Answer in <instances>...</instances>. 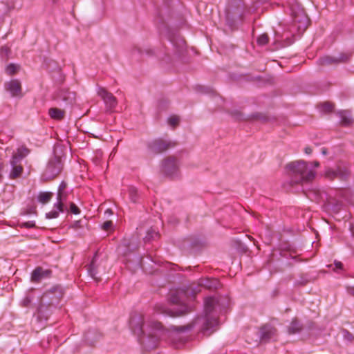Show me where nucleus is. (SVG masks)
<instances>
[{
    "label": "nucleus",
    "mask_w": 354,
    "mask_h": 354,
    "mask_svg": "<svg viewBox=\"0 0 354 354\" xmlns=\"http://www.w3.org/2000/svg\"><path fill=\"white\" fill-rule=\"evenodd\" d=\"M141 322V318L133 319L131 321L133 332L138 335H140L141 333L142 334L140 338V342L145 349H153L158 344L159 333L162 328V325L160 322H155L148 326L147 328L144 327L142 324L137 326V324H139Z\"/></svg>",
    "instance_id": "obj_1"
},
{
    "label": "nucleus",
    "mask_w": 354,
    "mask_h": 354,
    "mask_svg": "<svg viewBox=\"0 0 354 354\" xmlns=\"http://www.w3.org/2000/svg\"><path fill=\"white\" fill-rule=\"evenodd\" d=\"M286 168L295 184L310 181L315 177V172L310 168L308 163L302 160L290 162Z\"/></svg>",
    "instance_id": "obj_2"
},
{
    "label": "nucleus",
    "mask_w": 354,
    "mask_h": 354,
    "mask_svg": "<svg viewBox=\"0 0 354 354\" xmlns=\"http://www.w3.org/2000/svg\"><path fill=\"white\" fill-rule=\"evenodd\" d=\"M62 169V165L60 158L55 157L50 160L47 165L44 174V177L47 180L54 178L60 173Z\"/></svg>",
    "instance_id": "obj_3"
},
{
    "label": "nucleus",
    "mask_w": 354,
    "mask_h": 354,
    "mask_svg": "<svg viewBox=\"0 0 354 354\" xmlns=\"http://www.w3.org/2000/svg\"><path fill=\"white\" fill-rule=\"evenodd\" d=\"M163 172L169 176L176 175L178 171V163L176 158H169L166 159L162 164Z\"/></svg>",
    "instance_id": "obj_4"
},
{
    "label": "nucleus",
    "mask_w": 354,
    "mask_h": 354,
    "mask_svg": "<svg viewBox=\"0 0 354 354\" xmlns=\"http://www.w3.org/2000/svg\"><path fill=\"white\" fill-rule=\"evenodd\" d=\"M98 95L104 100L106 107L109 109H114L118 102L115 97L104 88H100L98 91Z\"/></svg>",
    "instance_id": "obj_5"
},
{
    "label": "nucleus",
    "mask_w": 354,
    "mask_h": 354,
    "mask_svg": "<svg viewBox=\"0 0 354 354\" xmlns=\"http://www.w3.org/2000/svg\"><path fill=\"white\" fill-rule=\"evenodd\" d=\"M5 88L12 97H21L23 95L21 82L18 80H12L6 82Z\"/></svg>",
    "instance_id": "obj_6"
},
{
    "label": "nucleus",
    "mask_w": 354,
    "mask_h": 354,
    "mask_svg": "<svg viewBox=\"0 0 354 354\" xmlns=\"http://www.w3.org/2000/svg\"><path fill=\"white\" fill-rule=\"evenodd\" d=\"M149 147L153 152L159 153L169 149L171 144L163 140H156L152 142Z\"/></svg>",
    "instance_id": "obj_7"
},
{
    "label": "nucleus",
    "mask_w": 354,
    "mask_h": 354,
    "mask_svg": "<svg viewBox=\"0 0 354 354\" xmlns=\"http://www.w3.org/2000/svg\"><path fill=\"white\" fill-rule=\"evenodd\" d=\"M348 57L346 55H341L337 57H333L330 56H326L321 57L319 60V64L322 66L332 64H337L340 62H344L347 61Z\"/></svg>",
    "instance_id": "obj_8"
},
{
    "label": "nucleus",
    "mask_w": 354,
    "mask_h": 354,
    "mask_svg": "<svg viewBox=\"0 0 354 354\" xmlns=\"http://www.w3.org/2000/svg\"><path fill=\"white\" fill-rule=\"evenodd\" d=\"M218 321L214 317H207L205 322L203 323V326L202 328L203 332L206 335H211L214 330V328L217 326Z\"/></svg>",
    "instance_id": "obj_9"
},
{
    "label": "nucleus",
    "mask_w": 354,
    "mask_h": 354,
    "mask_svg": "<svg viewBox=\"0 0 354 354\" xmlns=\"http://www.w3.org/2000/svg\"><path fill=\"white\" fill-rule=\"evenodd\" d=\"M344 175V171H343L339 167H337L335 169L327 168L324 171V176L329 180L340 178Z\"/></svg>",
    "instance_id": "obj_10"
},
{
    "label": "nucleus",
    "mask_w": 354,
    "mask_h": 354,
    "mask_svg": "<svg viewBox=\"0 0 354 354\" xmlns=\"http://www.w3.org/2000/svg\"><path fill=\"white\" fill-rule=\"evenodd\" d=\"M10 165L12 167V170L10 174V178H15L19 177L23 171V167L20 165V162L16 161V162H14V160L11 159Z\"/></svg>",
    "instance_id": "obj_11"
},
{
    "label": "nucleus",
    "mask_w": 354,
    "mask_h": 354,
    "mask_svg": "<svg viewBox=\"0 0 354 354\" xmlns=\"http://www.w3.org/2000/svg\"><path fill=\"white\" fill-rule=\"evenodd\" d=\"M59 97L70 104H72L75 100V93L68 89H63L60 91Z\"/></svg>",
    "instance_id": "obj_12"
},
{
    "label": "nucleus",
    "mask_w": 354,
    "mask_h": 354,
    "mask_svg": "<svg viewBox=\"0 0 354 354\" xmlns=\"http://www.w3.org/2000/svg\"><path fill=\"white\" fill-rule=\"evenodd\" d=\"M49 271L43 270L41 268H37L32 272L31 280L34 282H38L44 277H47Z\"/></svg>",
    "instance_id": "obj_13"
},
{
    "label": "nucleus",
    "mask_w": 354,
    "mask_h": 354,
    "mask_svg": "<svg viewBox=\"0 0 354 354\" xmlns=\"http://www.w3.org/2000/svg\"><path fill=\"white\" fill-rule=\"evenodd\" d=\"M29 153L27 148L21 147L17 149V151L12 155V159L14 160V162L16 161L21 162V160L25 158Z\"/></svg>",
    "instance_id": "obj_14"
},
{
    "label": "nucleus",
    "mask_w": 354,
    "mask_h": 354,
    "mask_svg": "<svg viewBox=\"0 0 354 354\" xmlns=\"http://www.w3.org/2000/svg\"><path fill=\"white\" fill-rule=\"evenodd\" d=\"M217 304V301L213 297H207L205 299V312L206 315L210 313L215 308Z\"/></svg>",
    "instance_id": "obj_15"
},
{
    "label": "nucleus",
    "mask_w": 354,
    "mask_h": 354,
    "mask_svg": "<svg viewBox=\"0 0 354 354\" xmlns=\"http://www.w3.org/2000/svg\"><path fill=\"white\" fill-rule=\"evenodd\" d=\"M276 333L275 328L270 326H265L261 328V338L263 339H268L272 337Z\"/></svg>",
    "instance_id": "obj_16"
},
{
    "label": "nucleus",
    "mask_w": 354,
    "mask_h": 354,
    "mask_svg": "<svg viewBox=\"0 0 354 354\" xmlns=\"http://www.w3.org/2000/svg\"><path fill=\"white\" fill-rule=\"evenodd\" d=\"M50 116L55 120H62L64 118L65 111L58 108H50L48 111Z\"/></svg>",
    "instance_id": "obj_17"
},
{
    "label": "nucleus",
    "mask_w": 354,
    "mask_h": 354,
    "mask_svg": "<svg viewBox=\"0 0 354 354\" xmlns=\"http://www.w3.org/2000/svg\"><path fill=\"white\" fill-rule=\"evenodd\" d=\"M67 197V193L66 191H58L57 192V208L59 209L60 212H63L64 209V201H66Z\"/></svg>",
    "instance_id": "obj_18"
},
{
    "label": "nucleus",
    "mask_w": 354,
    "mask_h": 354,
    "mask_svg": "<svg viewBox=\"0 0 354 354\" xmlns=\"http://www.w3.org/2000/svg\"><path fill=\"white\" fill-rule=\"evenodd\" d=\"M52 197V192H41L38 196V201L42 204H46L50 201Z\"/></svg>",
    "instance_id": "obj_19"
},
{
    "label": "nucleus",
    "mask_w": 354,
    "mask_h": 354,
    "mask_svg": "<svg viewBox=\"0 0 354 354\" xmlns=\"http://www.w3.org/2000/svg\"><path fill=\"white\" fill-rule=\"evenodd\" d=\"M200 284L208 289L216 288V284H217V281L215 279L212 280V281H210L209 279H205V280H202L201 281Z\"/></svg>",
    "instance_id": "obj_20"
},
{
    "label": "nucleus",
    "mask_w": 354,
    "mask_h": 354,
    "mask_svg": "<svg viewBox=\"0 0 354 354\" xmlns=\"http://www.w3.org/2000/svg\"><path fill=\"white\" fill-rule=\"evenodd\" d=\"M341 123L344 125H349L353 122L352 118L347 114V113H341Z\"/></svg>",
    "instance_id": "obj_21"
},
{
    "label": "nucleus",
    "mask_w": 354,
    "mask_h": 354,
    "mask_svg": "<svg viewBox=\"0 0 354 354\" xmlns=\"http://www.w3.org/2000/svg\"><path fill=\"white\" fill-rule=\"evenodd\" d=\"M19 69V66L18 65L10 64L6 67V71L8 75H12L17 73Z\"/></svg>",
    "instance_id": "obj_22"
},
{
    "label": "nucleus",
    "mask_w": 354,
    "mask_h": 354,
    "mask_svg": "<svg viewBox=\"0 0 354 354\" xmlns=\"http://www.w3.org/2000/svg\"><path fill=\"white\" fill-rule=\"evenodd\" d=\"M269 39L267 34L264 33L261 35L257 39L258 44L264 46L268 43Z\"/></svg>",
    "instance_id": "obj_23"
},
{
    "label": "nucleus",
    "mask_w": 354,
    "mask_h": 354,
    "mask_svg": "<svg viewBox=\"0 0 354 354\" xmlns=\"http://www.w3.org/2000/svg\"><path fill=\"white\" fill-rule=\"evenodd\" d=\"M167 121H168V124L170 126L175 127L176 126H177L178 124L180 118L177 115H172L168 118Z\"/></svg>",
    "instance_id": "obj_24"
},
{
    "label": "nucleus",
    "mask_w": 354,
    "mask_h": 354,
    "mask_svg": "<svg viewBox=\"0 0 354 354\" xmlns=\"http://www.w3.org/2000/svg\"><path fill=\"white\" fill-rule=\"evenodd\" d=\"M188 312V308L185 306H182L180 309L175 310L171 316H179L185 314Z\"/></svg>",
    "instance_id": "obj_25"
},
{
    "label": "nucleus",
    "mask_w": 354,
    "mask_h": 354,
    "mask_svg": "<svg viewBox=\"0 0 354 354\" xmlns=\"http://www.w3.org/2000/svg\"><path fill=\"white\" fill-rule=\"evenodd\" d=\"M57 209L52 210L46 214V218H55L58 217L59 214L61 212L59 209L57 208V205H55Z\"/></svg>",
    "instance_id": "obj_26"
},
{
    "label": "nucleus",
    "mask_w": 354,
    "mask_h": 354,
    "mask_svg": "<svg viewBox=\"0 0 354 354\" xmlns=\"http://www.w3.org/2000/svg\"><path fill=\"white\" fill-rule=\"evenodd\" d=\"M290 333H296L300 330V326L297 322H292L289 328Z\"/></svg>",
    "instance_id": "obj_27"
},
{
    "label": "nucleus",
    "mask_w": 354,
    "mask_h": 354,
    "mask_svg": "<svg viewBox=\"0 0 354 354\" xmlns=\"http://www.w3.org/2000/svg\"><path fill=\"white\" fill-rule=\"evenodd\" d=\"M82 227V225L81 223V221H76L70 226V228H72L75 230H77Z\"/></svg>",
    "instance_id": "obj_28"
},
{
    "label": "nucleus",
    "mask_w": 354,
    "mask_h": 354,
    "mask_svg": "<svg viewBox=\"0 0 354 354\" xmlns=\"http://www.w3.org/2000/svg\"><path fill=\"white\" fill-rule=\"evenodd\" d=\"M323 110L325 111H331L333 109V106L328 102H325L322 104Z\"/></svg>",
    "instance_id": "obj_29"
},
{
    "label": "nucleus",
    "mask_w": 354,
    "mask_h": 354,
    "mask_svg": "<svg viewBox=\"0 0 354 354\" xmlns=\"http://www.w3.org/2000/svg\"><path fill=\"white\" fill-rule=\"evenodd\" d=\"M70 210L72 213L75 214H78L80 213V209L79 208L74 204V203H71V205H70Z\"/></svg>",
    "instance_id": "obj_30"
},
{
    "label": "nucleus",
    "mask_w": 354,
    "mask_h": 354,
    "mask_svg": "<svg viewBox=\"0 0 354 354\" xmlns=\"http://www.w3.org/2000/svg\"><path fill=\"white\" fill-rule=\"evenodd\" d=\"M111 226H112V222L110 221H107L103 223L102 228H103V230L108 231L111 229Z\"/></svg>",
    "instance_id": "obj_31"
},
{
    "label": "nucleus",
    "mask_w": 354,
    "mask_h": 354,
    "mask_svg": "<svg viewBox=\"0 0 354 354\" xmlns=\"http://www.w3.org/2000/svg\"><path fill=\"white\" fill-rule=\"evenodd\" d=\"M93 262H92L91 263V268L89 269V272H90V274L91 275V277L95 279H97V277H96V273L94 270V268H93Z\"/></svg>",
    "instance_id": "obj_32"
},
{
    "label": "nucleus",
    "mask_w": 354,
    "mask_h": 354,
    "mask_svg": "<svg viewBox=\"0 0 354 354\" xmlns=\"http://www.w3.org/2000/svg\"><path fill=\"white\" fill-rule=\"evenodd\" d=\"M66 186L65 182H62L59 186L58 191H66Z\"/></svg>",
    "instance_id": "obj_33"
},
{
    "label": "nucleus",
    "mask_w": 354,
    "mask_h": 354,
    "mask_svg": "<svg viewBox=\"0 0 354 354\" xmlns=\"http://www.w3.org/2000/svg\"><path fill=\"white\" fill-rule=\"evenodd\" d=\"M171 302L173 304H178L179 303L178 297L174 295H172L170 298Z\"/></svg>",
    "instance_id": "obj_34"
},
{
    "label": "nucleus",
    "mask_w": 354,
    "mask_h": 354,
    "mask_svg": "<svg viewBox=\"0 0 354 354\" xmlns=\"http://www.w3.org/2000/svg\"><path fill=\"white\" fill-rule=\"evenodd\" d=\"M304 152H305V153L309 155V154H310L313 152V149L310 147H306L304 149Z\"/></svg>",
    "instance_id": "obj_35"
},
{
    "label": "nucleus",
    "mask_w": 354,
    "mask_h": 354,
    "mask_svg": "<svg viewBox=\"0 0 354 354\" xmlns=\"http://www.w3.org/2000/svg\"><path fill=\"white\" fill-rule=\"evenodd\" d=\"M335 269H342V263L339 261L335 262Z\"/></svg>",
    "instance_id": "obj_36"
},
{
    "label": "nucleus",
    "mask_w": 354,
    "mask_h": 354,
    "mask_svg": "<svg viewBox=\"0 0 354 354\" xmlns=\"http://www.w3.org/2000/svg\"><path fill=\"white\" fill-rule=\"evenodd\" d=\"M312 164H313L315 167H318L319 166V162L317 161H314Z\"/></svg>",
    "instance_id": "obj_37"
},
{
    "label": "nucleus",
    "mask_w": 354,
    "mask_h": 354,
    "mask_svg": "<svg viewBox=\"0 0 354 354\" xmlns=\"http://www.w3.org/2000/svg\"><path fill=\"white\" fill-rule=\"evenodd\" d=\"M133 193H136V189H134V188H131L130 189V194H131V196L133 195Z\"/></svg>",
    "instance_id": "obj_38"
},
{
    "label": "nucleus",
    "mask_w": 354,
    "mask_h": 354,
    "mask_svg": "<svg viewBox=\"0 0 354 354\" xmlns=\"http://www.w3.org/2000/svg\"><path fill=\"white\" fill-rule=\"evenodd\" d=\"M322 153H323L324 155H326V154L327 153V151H326V149H322Z\"/></svg>",
    "instance_id": "obj_39"
},
{
    "label": "nucleus",
    "mask_w": 354,
    "mask_h": 354,
    "mask_svg": "<svg viewBox=\"0 0 354 354\" xmlns=\"http://www.w3.org/2000/svg\"><path fill=\"white\" fill-rule=\"evenodd\" d=\"M350 292L354 295V288H352L351 290H350Z\"/></svg>",
    "instance_id": "obj_40"
},
{
    "label": "nucleus",
    "mask_w": 354,
    "mask_h": 354,
    "mask_svg": "<svg viewBox=\"0 0 354 354\" xmlns=\"http://www.w3.org/2000/svg\"><path fill=\"white\" fill-rule=\"evenodd\" d=\"M1 50H2V51L5 50L6 53H7V50H8L7 48H2Z\"/></svg>",
    "instance_id": "obj_41"
},
{
    "label": "nucleus",
    "mask_w": 354,
    "mask_h": 354,
    "mask_svg": "<svg viewBox=\"0 0 354 354\" xmlns=\"http://www.w3.org/2000/svg\"><path fill=\"white\" fill-rule=\"evenodd\" d=\"M153 234L155 235V236H158L157 233L153 232Z\"/></svg>",
    "instance_id": "obj_42"
},
{
    "label": "nucleus",
    "mask_w": 354,
    "mask_h": 354,
    "mask_svg": "<svg viewBox=\"0 0 354 354\" xmlns=\"http://www.w3.org/2000/svg\"><path fill=\"white\" fill-rule=\"evenodd\" d=\"M27 226H29V227H32L33 225H28L27 224H26Z\"/></svg>",
    "instance_id": "obj_43"
}]
</instances>
